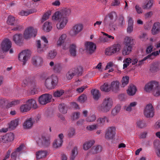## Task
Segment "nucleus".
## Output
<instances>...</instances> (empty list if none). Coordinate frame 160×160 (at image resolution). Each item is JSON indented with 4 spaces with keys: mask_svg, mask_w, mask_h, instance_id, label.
I'll use <instances>...</instances> for the list:
<instances>
[{
    "mask_svg": "<svg viewBox=\"0 0 160 160\" xmlns=\"http://www.w3.org/2000/svg\"><path fill=\"white\" fill-rule=\"evenodd\" d=\"M134 45V40L132 38L126 37L123 42V47L122 50V54L123 56L129 54L132 51Z\"/></svg>",
    "mask_w": 160,
    "mask_h": 160,
    "instance_id": "f257e3e1",
    "label": "nucleus"
},
{
    "mask_svg": "<svg viewBox=\"0 0 160 160\" xmlns=\"http://www.w3.org/2000/svg\"><path fill=\"white\" fill-rule=\"evenodd\" d=\"M58 82V78L57 77L52 75L46 79L45 85L47 88L51 89L54 88L57 85Z\"/></svg>",
    "mask_w": 160,
    "mask_h": 160,
    "instance_id": "f03ea898",
    "label": "nucleus"
},
{
    "mask_svg": "<svg viewBox=\"0 0 160 160\" xmlns=\"http://www.w3.org/2000/svg\"><path fill=\"white\" fill-rule=\"evenodd\" d=\"M38 145L40 147L46 148L49 146L50 143V138L47 135L41 136L37 141Z\"/></svg>",
    "mask_w": 160,
    "mask_h": 160,
    "instance_id": "7ed1b4c3",
    "label": "nucleus"
},
{
    "mask_svg": "<svg viewBox=\"0 0 160 160\" xmlns=\"http://www.w3.org/2000/svg\"><path fill=\"white\" fill-rule=\"evenodd\" d=\"M144 116L147 118H151L154 115V109L152 105L147 104L144 108L143 112Z\"/></svg>",
    "mask_w": 160,
    "mask_h": 160,
    "instance_id": "20e7f679",
    "label": "nucleus"
},
{
    "mask_svg": "<svg viewBox=\"0 0 160 160\" xmlns=\"http://www.w3.org/2000/svg\"><path fill=\"white\" fill-rule=\"evenodd\" d=\"M58 18H59L58 17ZM52 19L58 21L59 22L57 24V27L58 29H63L68 22V18L63 17L62 18H58V17H56L54 14L52 17Z\"/></svg>",
    "mask_w": 160,
    "mask_h": 160,
    "instance_id": "39448f33",
    "label": "nucleus"
},
{
    "mask_svg": "<svg viewBox=\"0 0 160 160\" xmlns=\"http://www.w3.org/2000/svg\"><path fill=\"white\" fill-rule=\"evenodd\" d=\"M30 52L28 50L22 51L19 54L18 58L19 60L23 62L22 65H25L26 62L28 61L30 56Z\"/></svg>",
    "mask_w": 160,
    "mask_h": 160,
    "instance_id": "423d86ee",
    "label": "nucleus"
},
{
    "mask_svg": "<svg viewBox=\"0 0 160 160\" xmlns=\"http://www.w3.org/2000/svg\"><path fill=\"white\" fill-rule=\"evenodd\" d=\"M121 45L119 44H114L109 48L105 49V53L106 55L110 56L119 51Z\"/></svg>",
    "mask_w": 160,
    "mask_h": 160,
    "instance_id": "0eeeda50",
    "label": "nucleus"
},
{
    "mask_svg": "<svg viewBox=\"0 0 160 160\" xmlns=\"http://www.w3.org/2000/svg\"><path fill=\"white\" fill-rule=\"evenodd\" d=\"M116 134V128L114 127H108L106 130L105 138L107 140L112 139Z\"/></svg>",
    "mask_w": 160,
    "mask_h": 160,
    "instance_id": "6e6552de",
    "label": "nucleus"
},
{
    "mask_svg": "<svg viewBox=\"0 0 160 160\" xmlns=\"http://www.w3.org/2000/svg\"><path fill=\"white\" fill-rule=\"evenodd\" d=\"M37 30L32 27L27 28L24 33V37L25 39H28L31 37H35L37 34Z\"/></svg>",
    "mask_w": 160,
    "mask_h": 160,
    "instance_id": "1a4fd4ad",
    "label": "nucleus"
},
{
    "mask_svg": "<svg viewBox=\"0 0 160 160\" xmlns=\"http://www.w3.org/2000/svg\"><path fill=\"white\" fill-rule=\"evenodd\" d=\"M83 26L82 24H78L75 25L70 31L69 34L72 37L76 36L82 30Z\"/></svg>",
    "mask_w": 160,
    "mask_h": 160,
    "instance_id": "9d476101",
    "label": "nucleus"
},
{
    "mask_svg": "<svg viewBox=\"0 0 160 160\" xmlns=\"http://www.w3.org/2000/svg\"><path fill=\"white\" fill-rule=\"evenodd\" d=\"M52 98V96L50 94H43L39 97V102L41 104L45 105L50 102Z\"/></svg>",
    "mask_w": 160,
    "mask_h": 160,
    "instance_id": "9b49d317",
    "label": "nucleus"
},
{
    "mask_svg": "<svg viewBox=\"0 0 160 160\" xmlns=\"http://www.w3.org/2000/svg\"><path fill=\"white\" fill-rule=\"evenodd\" d=\"M71 10L69 8H65L62 10L61 12L58 11L56 12L54 14L55 15L56 17H58L59 18H62L63 17L67 18L68 16H69L71 13Z\"/></svg>",
    "mask_w": 160,
    "mask_h": 160,
    "instance_id": "f8f14e48",
    "label": "nucleus"
},
{
    "mask_svg": "<svg viewBox=\"0 0 160 160\" xmlns=\"http://www.w3.org/2000/svg\"><path fill=\"white\" fill-rule=\"evenodd\" d=\"M85 50L87 53L92 54L96 49V45L92 42H87L85 44Z\"/></svg>",
    "mask_w": 160,
    "mask_h": 160,
    "instance_id": "ddd939ff",
    "label": "nucleus"
},
{
    "mask_svg": "<svg viewBox=\"0 0 160 160\" xmlns=\"http://www.w3.org/2000/svg\"><path fill=\"white\" fill-rule=\"evenodd\" d=\"M12 46V42L8 39H4L2 42L1 49L5 52H7Z\"/></svg>",
    "mask_w": 160,
    "mask_h": 160,
    "instance_id": "4468645a",
    "label": "nucleus"
},
{
    "mask_svg": "<svg viewBox=\"0 0 160 160\" xmlns=\"http://www.w3.org/2000/svg\"><path fill=\"white\" fill-rule=\"evenodd\" d=\"M14 139V135L12 132L7 133L5 136H1L0 141L6 143L11 142Z\"/></svg>",
    "mask_w": 160,
    "mask_h": 160,
    "instance_id": "2eb2a0df",
    "label": "nucleus"
},
{
    "mask_svg": "<svg viewBox=\"0 0 160 160\" xmlns=\"http://www.w3.org/2000/svg\"><path fill=\"white\" fill-rule=\"evenodd\" d=\"M36 46L37 52L39 53H41L45 51L48 48L47 45L40 40L36 42Z\"/></svg>",
    "mask_w": 160,
    "mask_h": 160,
    "instance_id": "dca6fc26",
    "label": "nucleus"
},
{
    "mask_svg": "<svg viewBox=\"0 0 160 160\" xmlns=\"http://www.w3.org/2000/svg\"><path fill=\"white\" fill-rule=\"evenodd\" d=\"M114 22L107 16H106L103 20V23L105 26H108L110 29L112 31L116 30L115 26L113 24Z\"/></svg>",
    "mask_w": 160,
    "mask_h": 160,
    "instance_id": "f3484780",
    "label": "nucleus"
},
{
    "mask_svg": "<svg viewBox=\"0 0 160 160\" xmlns=\"http://www.w3.org/2000/svg\"><path fill=\"white\" fill-rule=\"evenodd\" d=\"M43 62L42 58L39 56H35L32 59V65L36 67L41 66Z\"/></svg>",
    "mask_w": 160,
    "mask_h": 160,
    "instance_id": "a211bd4d",
    "label": "nucleus"
},
{
    "mask_svg": "<svg viewBox=\"0 0 160 160\" xmlns=\"http://www.w3.org/2000/svg\"><path fill=\"white\" fill-rule=\"evenodd\" d=\"M13 40L17 45L21 46L23 42V37L21 34H16L13 37Z\"/></svg>",
    "mask_w": 160,
    "mask_h": 160,
    "instance_id": "6ab92c4d",
    "label": "nucleus"
},
{
    "mask_svg": "<svg viewBox=\"0 0 160 160\" xmlns=\"http://www.w3.org/2000/svg\"><path fill=\"white\" fill-rule=\"evenodd\" d=\"M33 118H30L27 119L23 123V127L24 129H29L32 126L35 122Z\"/></svg>",
    "mask_w": 160,
    "mask_h": 160,
    "instance_id": "aec40b11",
    "label": "nucleus"
},
{
    "mask_svg": "<svg viewBox=\"0 0 160 160\" xmlns=\"http://www.w3.org/2000/svg\"><path fill=\"white\" fill-rule=\"evenodd\" d=\"M49 65L51 67H53L52 70L56 73H59L62 70V66L59 63L54 64L53 62L51 61L50 62Z\"/></svg>",
    "mask_w": 160,
    "mask_h": 160,
    "instance_id": "412c9836",
    "label": "nucleus"
},
{
    "mask_svg": "<svg viewBox=\"0 0 160 160\" xmlns=\"http://www.w3.org/2000/svg\"><path fill=\"white\" fill-rule=\"evenodd\" d=\"M160 31V23L158 22H155L151 30L152 33L153 35L158 33Z\"/></svg>",
    "mask_w": 160,
    "mask_h": 160,
    "instance_id": "4be33fe9",
    "label": "nucleus"
},
{
    "mask_svg": "<svg viewBox=\"0 0 160 160\" xmlns=\"http://www.w3.org/2000/svg\"><path fill=\"white\" fill-rule=\"evenodd\" d=\"M159 70V64L157 62H155L152 63L151 64L150 67V71L152 73H155Z\"/></svg>",
    "mask_w": 160,
    "mask_h": 160,
    "instance_id": "5701e85b",
    "label": "nucleus"
},
{
    "mask_svg": "<svg viewBox=\"0 0 160 160\" xmlns=\"http://www.w3.org/2000/svg\"><path fill=\"white\" fill-rule=\"evenodd\" d=\"M103 104L111 109L113 105V101L112 98L109 97L105 98L102 102Z\"/></svg>",
    "mask_w": 160,
    "mask_h": 160,
    "instance_id": "b1692460",
    "label": "nucleus"
},
{
    "mask_svg": "<svg viewBox=\"0 0 160 160\" xmlns=\"http://www.w3.org/2000/svg\"><path fill=\"white\" fill-rule=\"evenodd\" d=\"M155 83L152 91L153 94L154 96L158 97L160 95V86L158 82H156Z\"/></svg>",
    "mask_w": 160,
    "mask_h": 160,
    "instance_id": "393cba45",
    "label": "nucleus"
},
{
    "mask_svg": "<svg viewBox=\"0 0 160 160\" xmlns=\"http://www.w3.org/2000/svg\"><path fill=\"white\" fill-rule=\"evenodd\" d=\"M98 109L99 112L102 113H107L111 109L102 103L98 105Z\"/></svg>",
    "mask_w": 160,
    "mask_h": 160,
    "instance_id": "a878e982",
    "label": "nucleus"
},
{
    "mask_svg": "<svg viewBox=\"0 0 160 160\" xmlns=\"http://www.w3.org/2000/svg\"><path fill=\"white\" fill-rule=\"evenodd\" d=\"M48 154L46 151H39L36 153V157L37 159H39L46 157Z\"/></svg>",
    "mask_w": 160,
    "mask_h": 160,
    "instance_id": "bb28decb",
    "label": "nucleus"
},
{
    "mask_svg": "<svg viewBox=\"0 0 160 160\" xmlns=\"http://www.w3.org/2000/svg\"><path fill=\"white\" fill-rule=\"evenodd\" d=\"M156 82L152 81L148 83L145 87V90L148 92H149L152 90H153L154 88V85L155 84V83Z\"/></svg>",
    "mask_w": 160,
    "mask_h": 160,
    "instance_id": "cd10ccee",
    "label": "nucleus"
},
{
    "mask_svg": "<svg viewBox=\"0 0 160 160\" xmlns=\"http://www.w3.org/2000/svg\"><path fill=\"white\" fill-rule=\"evenodd\" d=\"M28 106L29 107L30 109L31 108H33L34 109H36L37 107V105L36 104V101L33 99L31 98L28 99L27 102Z\"/></svg>",
    "mask_w": 160,
    "mask_h": 160,
    "instance_id": "c85d7f7f",
    "label": "nucleus"
},
{
    "mask_svg": "<svg viewBox=\"0 0 160 160\" xmlns=\"http://www.w3.org/2000/svg\"><path fill=\"white\" fill-rule=\"evenodd\" d=\"M133 22L132 18L128 17V27L127 28V32L130 33L132 32L133 30Z\"/></svg>",
    "mask_w": 160,
    "mask_h": 160,
    "instance_id": "c756f323",
    "label": "nucleus"
},
{
    "mask_svg": "<svg viewBox=\"0 0 160 160\" xmlns=\"http://www.w3.org/2000/svg\"><path fill=\"white\" fill-rule=\"evenodd\" d=\"M136 90L135 86L133 85H131L129 86L128 90H127V92L129 95L132 96L135 94Z\"/></svg>",
    "mask_w": 160,
    "mask_h": 160,
    "instance_id": "7c9ffc66",
    "label": "nucleus"
},
{
    "mask_svg": "<svg viewBox=\"0 0 160 160\" xmlns=\"http://www.w3.org/2000/svg\"><path fill=\"white\" fill-rule=\"evenodd\" d=\"M19 120L16 118L11 121L9 124V128L12 130L14 129L18 125Z\"/></svg>",
    "mask_w": 160,
    "mask_h": 160,
    "instance_id": "2f4dec72",
    "label": "nucleus"
},
{
    "mask_svg": "<svg viewBox=\"0 0 160 160\" xmlns=\"http://www.w3.org/2000/svg\"><path fill=\"white\" fill-rule=\"evenodd\" d=\"M119 82L118 81L112 82L111 85V89L113 91L116 92L119 90Z\"/></svg>",
    "mask_w": 160,
    "mask_h": 160,
    "instance_id": "473e14b6",
    "label": "nucleus"
},
{
    "mask_svg": "<svg viewBox=\"0 0 160 160\" xmlns=\"http://www.w3.org/2000/svg\"><path fill=\"white\" fill-rule=\"evenodd\" d=\"M102 147L100 145L94 146L90 150V152L93 154H96L101 151Z\"/></svg>",
    "mask_w": 160,
    "mask_h": 160,
    "instance_id": "72a5a7b5",
    "label": "nucleus"
},
{
    "mask_svg": "<svg viewBox=\"0 0 160 160\" xmlns=\"http://www.w3.org/2000/svg\"><path fill=\"white\" fill-rule=\"evenodd\" d=\"M52 28V23L49 22H46L44 24L43 29L45 32H48Z\"/></svg>",
    "mask_w": 160,
    "mask_h": 160,
    "instance_id": "f704fd0d",
    "label": "nucleus"
},
{
    "mask_svg": "<svg viewBox=\"0 0 160 160\" xmlns=\"http://www.w3.org/2000/svg\"><path fill=\"white\" fill-rule=\"evenodd\" d=\"M63 140L56 139L54 140L52 143V147L54 148H57L60 147L62 143Z\"/></svg>",
    "mask_w": 160,
    "mask_h": 160,
    "instance_id": "c9c22d12",
    "label": "nucleus"
},
{
    "mask_svg": "<svg viewBox=\"0 0 160 160\" xmlns=\"http://www.w3.org/2000/svg\"><path fill=\"white\" fill-rule=\"evenodd\" d=\"M137 104V102H131L129 105L124 106V109L127 111L130 112L131 111L132 108L135 107Z\"/></svg>",
    "mask_w": 160,
    "mask_h": 160,
    "instance_id": "e433bc0d",
    "label": "nucleus"
},
{
    "mask_svg": "<svg viewBox=\"0 0 160 160\" xmlns=\"http://www.w3.org/2000/svg\"><path fill=\"white\" fill-rule=\"evenodd\" d=\"M94 142L93 140L85 142L83 144V149L85 150H87L92 146Z\"/></svg>",
    "mask_w": 160,
    "mask_h": 160,
    "instance_id": "4c0bfd02",
    "label": "nucleus"
},
{
    "mask_svg": "<svg viewBox=\"0 0 160 160\" xmlns=\"http://www.w3.org/2000/svg\"><path fill=\"white\" fill-rule=\"evenodd\" d=\"M66 38L67 35L66 34H62L59 37L58 41H57V45L58 46H61L62 44L64 43Z\"/></svg>",
    "mask_w": 160,
    "mask_h": 160,
    "instance_id": "58836bf2",
    "label": "nucleus"
},
{
    "mask_svg": "<svg viewBox=\"0 0 160 160\" xmlns=\"http://www.w3.org/2000/svg\"><path fill=\"white\" fill-rule=\"evenodd\" d=\"M59 111L63 114H65L67 111V107L64 103H61L58 106Z\"/></svg>",
    "mask_w": 160,
    "mask_h": 160,
    "instance_id": "ea45409f",
    "label": "nucleus"
},
{
    "mask_svg": "<svg viewBox=\"0 0 160 160\" xmlns=\"http://www.w3.org/2000/svg\"><path fill=\"white\" fill-rule=\"evenodd\" d=\"M37 10L35 9H32L27 11H22L20 12V14L22 16H27L29 14L36 12Z\"/></svg>",
    "mask_w": 160,
    "mask_h": 160,
    "instance_id": "a19ab883",
    "label": "nucleus"
},
{
    "mask_svg": "<svg viewBox=\"0 0 160 160\" xmlns=\"http://www.w3.org/2000/svg\"><path fill=\"white\" fill-rule=\"evenodd\" d=\"M29 107L26 102L25 104L22 105L20 108V110L21 112H26L30 110Z\"/></svg>",
    "mask_w": 160,
    "mask_h": 160,
    "instance_id": "79ce46f5",
    "label": "nucleus"
},
{
    "mask_svg": "<svg viewBox=\"0 0 160 160\" xmlns=\"http://www.w3.org/2000/svg\"><path fill=\"white\" fill-rule=\"evenodd\" d=\"M107 122H108V118L106 116H103L102 118H99L97 120V122L100 125H103L104 124L105 121Z\"/></svg>",
    "mask_w": 160,
    "mask_h": 160,
    "instance_id": "37998d69",
    "label": "nucleus"
},
{
    "mask_svg": "<svg viewBox=\"0 0 160 160\" xmlns=\"http://www.w3.org/2000/svg\"><path fill=\"white\" fill-rule=\"evenodd\" d=\"M78 154L77 148L75 147L72 151L71 154L70 156V160H74Z\"/></svg>",
    "mask_w": 160,
    "mask_h": 160,
    "instance_id": "c03bdc74",
    "label": "nucleus"
},
{
    "mask_svg": "<svg viewBox=\"0 0 160 160\" xmlns=\"http://www.w3.org/2000/svg\"><path fill=\"white\" fill-rule=\"evenodd\" d=\"M137 127L139 128H143L147 126L146 122L143 120H139L137 122Z\"/></svg>",
    "mask_w": 160,
    "mask_h": 160,
    "instance_id": "a18cd8bd",
    "label": "nucleus"
},
{
    "mask_svg": "<svg viewBox=\"0 0 160 160\" xmlns=\"http://www.w3.org/2000/svg\"><path fill=\"white\" fill-rule=\"evenodd\" d=\"M17 22V21L15 19L14 17L11 16H9L8 17L7 21V23L8 24L11 25H14Z\"/></svg>",
    "mask_w": 160,
    "mask_h": 160,
    "instance_id": "49530a36",
    "label": "nucleus"
},
{
    "mask_svg": "<svg viewBox=\"0 0 160 160\" xmlns=\"http://www.w3.org/2000/svg\"><path fill=\"white\" fill-rule=\"evenodd\" d=\"M70 52L71 55L73 57H75L76 55V46L74 44L71 45L70 48Z\"/></svg>",
    "mask_w": 160,
    "mask_h": 160,
    "instance_id": "de8ad7c7",
    "label": "nucleus"
},
{
    "mask_svg": "<svg viewBox=\"0 0 160 160\" xmlns=\"http://www.w3.org/2000/svg\"><path fill=\"white\" fill-rule=\"evenodd\" d=\"M121 107L119 105L116 106L112 111L111 114L113 116L117 115L120 110Z\"/></svg>",
    "mask_w": 160,
    "mask_h": 160,
    "instance_id": "09e8293b",
    "label": "nucleus"
},
{
    "mask_svg": "<svg viewBox=\"0 0 160 160\" xmlns=\"http://www.w3.org/2000/svg\"><path fill=\"white\" fill-rule=\"evenodd\" d=\"M91 92L93 95L94 99L98 100L100 96L99 91L98 90L94 89L92 90Z\"/></svg>",
    "mask_w": 160,
    "mask_h": 160,
    "instance_id": "8fccbe9b",
    "label": "nucleus"
},
{
    "mask_svg": "<svg viewBox=\"0 0 160 160\" xmlns=\"http://www.w3.org/2000/svg\"><path fill=\"white\" fill-rule=\"evenodd\" d=\"M107 16L110 18V19L114 22L116 21L117 18V15L116 13L114 12H112L109 13Z\"/></svg>",
    "mask_w": 160,
    "mask_h": 160,
    "instance_id": "3c124183",
    "label": "nucleus"
},
{
    "mask_svg": "<svg viewBox=\"0 0 160 160\" xmlns=\"http://www.w3.org/2000/svg\"><path fill=\"white\" fill-rule=\"evenodd\" d=\"M74 68L76 75L79 76L82 75L83 70V68L82 67L78 66Z\"/></svg>",
    "mask_w": 160,
    "mask_h": 160,
    "instance_id": "603ef678",
    "label": "nucleus"
},
{
    "mask_svg": "<svg viewBox=\"0 0 160 160\" xmlns=\"http://www.w3.org/2000/svg\"><path fill=\"white\" fill-rule=\"evenodd\" d=\"M129 77L128 76L123 77L122 80V87H124L127 85L129 82Z\"/></svg>",
    "mask_w": 160,
    "mask_h": 160,
    "instance_id": "864d4df0",
    "label": "nucleus"
},
{
    "mask_svg": "<svg viewBox=\"0 0 160 160\" xmlns=\"http://www.w3.org/2000/svg\"><path fill=\"white\" fill-rule=\"evenodd\" d=\"M100 89L102 91L105 92H108L111 90V87H109L107 83H105L103 85L101 86Z\"/></svg>",
    "mask_w": 160,
    "mask_h": 160,
    "instance_id": "5fc2aeb1",
    "label": "nucleus"
},
{
    "mask_svg": "<svg viewBox=\"0 0 160 160\" xmlns=\"http://www.w3.org/2000/svg\"><path fill=\"white\" fill-rule=\"evenodd\" d=\"M117 21L118 22V26L120 27H122L124 23L123 16L122 15L120 16Z\"/></svg>",
    "mask_w": 160,
    "mask_h": 160,
    "instance_id": "6e6d98bb",
    "label": "nucleus"
},
{
    "mask_svg": "<svg viewBox=\"0 0 160 160\" xmlns=\"http://www.w3.org/2000/svg\"><path fill=\"white\" fill-rule=\"evenodd\" d=\"M80 113L79 112H74L72 113L71 119L72 121L78 119L79 117Z\"/></svg>",
    "mask_w": 160,
    "mask_h": 160,
    "instance_id": "4d7b16f0",
    "label": "nucleus"
},
{
    "mask_svg": "<svg viewBox=\"0 0 160 160\" xmlns=\"http://www.w3.org/2000/svg\"><path fill=\"white\" fill-rule=\"evenodd\" d=\"M23 82L25 85H30L33 86L35 84V82L33 80H30L28 78L24 80L23 81Z\"/></svg>",
    "mask_w": 160,
    "mask_h": 160,
    "instance_id": "13d9d810",
    "label": "nucleus"
},
{
    "mask_svg": "<svg viewBox=\"0 0 160 160\" xmlns=\"http://www.w3.org/2000/svg\"><path fill=\"white\" fill-rule=\"evenodd\" d=\"M153 0H149L148 2L145 5H143L142 7L144 9H149L151 8L153 4Z\"/></svg>",
    "mask_w": 160,
    "mask_h": 160,
    "instance_id": "bf43d9fd",
    "label": "nucleus"
},
{
    "mask_svg": "<svg viewBox=\"0 0 160 160\" xmlns=\"http://www.w3.org/2000/svg\"><path fill=\"white\" fill-rule=\"evenodd\" d=\"M64 92V91L62 89L58 90L54 92L53 96L56 97H60L63 94Z\"/></svg>",
    "mask_w": 160,
    "mask_h": 160,
    "instance_id": "052dcab7",
    "label": "nucleus"
},
{
    "mask_svg": "<svg viewBox=\"0 0 160 160\" xmlns=\"http://www.w3.org/2000/svg\"><path fill=\"white\" fill-rule=\"evenodd\" d=\"M51 15V12L50 11L48 12L45 13L43 16L41 22H43L44 21L48 19Z\"/></svg>",
    "mask_w": 160,
    "mask_h": 160,
    "instance_id": "680f3d73",
    "label": "nucleus"
},
{
    "mask_svg": "<svg viewBox=\"0 0 160 160\" xmlns=\"http://www.w3.org/2000/svg\"><path fill=\"white\" fill-rule=\"evenodd\" d=\"M87 99V97L85 94H82L78 98L79 101L81 103H84Z\"/></svg>",
    "mask_w": 160,
    "mask_h": 160,
    "instance_id": "e2e57ef3",
    "label": "nucleus"
},
{
    "mask_svg": "<svg viewBox=\"0 0 160 160\" xmlns=\"http://www.w3.org/2000/svg\"><path fill=\"white\" fill-rule=\"evenodd\" d=\"M14 27L12 29V30L14 31H20L23 28V27L17 23V22L16 23L14 24Z\"/></svg>",
    "mask_w": 160,
    "mask_h": 160,
    "instance_id": "0e129e2a",
    "label": "nucleus"
},
{
    "mask_svg": "<svg viewBox=\"0 0 160 160\" xmlns=\"http://www.w3.org/2000/svg\"><path fill=\"white\" fill-rule=\"evenodd\" d=\"M153 145L155 149L160 148V142L158 140H155L154 141Z\"/></svg>",
    "mask_w": 160,
    "mask_h": 160,
    "instance_id": "69168bd1",
    "label": "nucleus"
},
{
    "mask_svg": "<svg viewBox=\"0 0 160 160\" xmlns=\"http://www.w3.org/2000/svg\"><path fill=\"white\" fill-rule=\"evenodd\" d=\"M96 116L94 115L90 116L86 118V120L87 122H91L94 121L96 120Z\"/></svg>",
    "mask_w": 160,
    "mask_h": 160,
    "instance_id": "338daca9",
    "label": "nucleus"
},
{
    "mask_svg": "<svg viewBox=\"0 0 160 160\" xmlns=\"http://www.w3.org/2000/svg\"><path fill=\"white\" fill-rule=\"evenodd\" d=\"M75 134V130L74 128H70L68 133V135L70 137H73Z\"/></svg>",
    "mask_w": 160,
    "mask_h": 160,
    "instance_id": "774afa93",
    "label": "nucleus"
}]
</instances>
